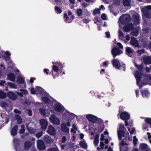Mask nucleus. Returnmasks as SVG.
Here are the masks:
<instances>
[{
  "mask_svg": "<svg viewBox=\"0 0 151 151\" xmlns=\"http://www.w3.org/2000/svg\"><path fill=\"white\" fill-rule=\"evenodd\" d=\"M4 54L5 56H2V57L6 62H7V61L9 60L10 56L11 55V53L8 51H6L4 52Z\"/></svg>",
  "mask_w": 151,
  "mask_h": 151,
  "instance_id": "nucleus-29",
  "label": "nucleus"
},
{
  "mask_svg": "<svg viewBox=\"0 0 151 151\" xmlns=\"http://www.w3.org/2000/svg\"><path fill=\"white\" fill-rule=\"evenodd\" d=\"M138 141L137 139L136 138V136H134L133 137V143L135 145H136L137 144V142Z\"/></svg>",
  "mask_w": 151,
  "mask_h": 151,
  "instance_id": "nucleus-55",
  "label": "nucleus"
},
{
  "mask_svg": "<svg viewBox=\"0 0 151 151\" xmlns=\"http://www.w3.org/2000/svg\"><path fill=\"white\" fill-rule=\"evenodd\" d=\"M43 134L42 132H40L37 133L36 135V136L37 138H40L41 137Z\"/></svg>",
  "mask_w": 151,
  "mask_h": 151,
  "instance_id": "nucleus-52",
  "label": "nucleus"
},
{
  "mask_svg": "<svg viewBox=\"0 0 151 151\" xmlns=\"http://www.w3.org/2000/svg\"><path fill=\"white\" fill-rule=\"evenodd\" d=\"M142 96L144 98L148 97L150 95V93L147 91L144 90L142 92Z\"/></svg>",
  "mask_w": 151,
  "mask_h": 151,
  "instance_id": "nucleus-41",
  "label": "nucleus"
},
{
  "mask_svg": "<svg viewBox=\"0 0 151 151\" xmlns=\"http://www.w3.org/2000/svg\"><path fill=\"white\" fill-rule=\"evenodd\" d=\"M64 20L67 23H70L72 22V20H70L69 19V17L68 16V15L66 13H65L64 15Z\"/></svg>",
  "mask_w": 151,
  "mask_h": 151,
  "instance_id": "nucleus-42",
  "label": "nucleus"
},
{
  "mask_svg": "<svg viewBox=\"0 0 151 151\" xmlns=\"http://www.w3.org/2000/svg\"><path fill=\"white\" fill-rule=\"evenodd\" d=\"M7 78L9 81L14 82L15 80V76L14 74L9 73L7 75Z\"/></svg>",
  "mask_w": 151,
  "mask_h": 151,
  "instance_id": "nucleus-23",
  "label": "nucleus"
},
{
  "mask_svg": "<svg viewBox=\"0 0 151 151\" xmlns=\"http://www.w3.org/2000/svg\"><path fill=\"white\" fill-rule=\"evenodd\" d=\"M61 126V129L63 131L68 133H69V128L66 127L65 123H62Z\"/></svg>",
  "mask_w": 151,
  "mask_h": 151,
  "instance_id": "nucleus-28",
  "label": "nucleus"
},
{
  "mask_svg": "<svg viewBox=\"0 0 151 151\" xmlns=\"http://www.w3.org/2000/svg\"><path fill=\"white\" fill-rule=\"evenodd\" d=\"M118 135L119 140L121 139L122 137H123L124 135V131L119 130V129L117 131Z\"/></svg>",
  "mask_w": 151,
  "mask_h": 151,
  "instance_id": "nucleus-34",
  "label": "nucleus"
},
{
  "mask_svg": "<svg viewBox=\"0 0 151 151\" xmlns=\"http://www.w3.org/2000/svg\"><path fill=\"white\" fill-rule=\"evenodd\" d=\"M127 143H124V140H122L119 144L120 151H127L128 150V148L127 146Z\"/></svg>",
  "mask_w": 151,
  "mask_h": 151,
  "instance_id": "nucleus-12",
  "label": "nucleus"
},
{
  "mask_svg": "<svg viewBox=\"0 0 151 151\" xmlns=\"http://www.w3.org/2000/svg\"><path fill=\"white\" fill-rule=\"evenodd\" d=\"M142 60L145 64H151V57L147 56H143Z\"/></svg>",
  "mask_w": 151,
  "mask_h": 151,
  "instance_id": "nucleus-13",
  "label": "nucleus"
},
{
  "mask_svg": "<svg viewBox=\"0 0 151 151\" xmlns=\"http://www.w3.org/2000/svg\"><path fill=\"white\" fill-rule=\"evenodd\" d=\"M130 44L133 46L134 47H139V44L137 41L133 37L131 38Z\"/></svg>",
  "mask_w": 151,
  "mask_h": 151,
  "instance_id": "nucleus-25",
  "label": "nucleus"
},
{
  "mask_svg": "<svg viewBox=\"0 0 151 151\" xmlns=\"http://www.w3.org/2000/svg\"><path fill=\"white\" fill-rule=\"evenodd\" d=\"M112 63L113 66H115L116 68L125 71V65L122 64L121 65L118 60L116 59H113L112 60Z\"/></svg>",
  "mask_w": 151,
  "mask_h": 151,
  "instance_id": "nucleus-8",
  "label": "nucleus"
},
{
  "mask_svg": "<svg viewBox=\"0 0 151 151\" xmlns=\"http://www.w3.org/2000/svg\"><path fill=\"white\" fill-rule=\"evenodd\" d=\"M99 142V136L96 135L93 141L94 144L95 146L98 145Z\"/></svg>",
  "mask_w": 151,
  "mask_h": 151,
  "instance_id": "nucleus-38",
  "label": "nucleus"
},
{
  "mask_svg": "<svg viewBox=\"0 0 151 151\" xmlns=\"http://www.w3.org/2000/svg\"><path fill=\"white\" fill-rule=\"evenodd\" d=\"M42 100L45 103L48 104V107L50 105L53 106L55 110L58 112H62L65 110L64 108L60 103L56 102L50 96L49 98L43 97Z\"/></svg>",
  "mask_w": 151,
  "mask_h": 151,
  "instance_id": "nucleus-1",
  "label": "nucleus"
},
{
  "mask_svg": "<svg viewBox=\"0 0 151 151\" xmlns=\"http://www.w3.org/2000/svg\"><path fill=\"white\" fill-rule=\"evenodd\" d=\"M17 93L18 95L21 97H22L24 95H27L28 93L26 90L23 89H20L19 90H18Z\"/></svg>",
  "mask_w": 151,
  "mask_h": 151,
  "instance_id": "nucleus-18",
  "label": "nucleus"
},
{
  "mask_svg": "<svg viewBox=\"0 0 151 151\" xmlns=\"http://www.w3.org/2000/svg\"><path fill=\"white\" fill-rule=\"evenodd\" d=\"M30 92L32 94H40L42 96V98L43 97L49 98L50 97L48 96V94L45 91L40 87H37L35 89L32 88L30 90Z\"/></svg>",
  "mask_w": 151,
  "mask_h": 151,
  "instance_id": "nucleus-3",
  "label": "nucleus"
},
{
  "mask_svg": "<svg viewBox=\"0 0 151 151\" xmlns=\"http://www.w3.org/2000/svg\"><path fill=\"white\" fill-rule=\"evenodd\" d=\"M29 134V133H25L24 134L22 135L21 136V137L22 138L24 139L25 138L26 136H27Z\"/></svg>",
  "mask_w": 151,
  "mask_h": 151,
  "instance_id": "nucleus-63",
  "label": "nucleus"
},
{
  "mask_svg": "<svg viewBox=\"0 0 151 151\" xmlns=\"http://www.w3.org/2000/svg\"><path fill=\"white\" fill-rule=\"evenodd\" d=\"M21 129H20L19 131V133L20 134H22L25 131V129H24V126L23 124H22L21 125Z\"/></svg>",
  "mask_w": 151,
  "mask_h": 151,
  "instance_id": "nucleus-50",
  "label": "nucleus"
},
{
  "mask_svg": "<svg viewBox=\"0 0 151 151\" xmlns=\"http://www.w3.org/2000/svg\"><path fill=\"white\" fill-rule=\"evenodd\" d=\"M13 142L14 144V147L17 151H19V147L17 146L19 143V140L17 139H13Z\"/></svg>",
  "mask_w": 151,
  "mask_h": 151,
  "instance_id": "nucleus-30",
  "label": "nucleus"
},
{
  "mask_svg": "<svg viewBox=\"0 0 151 151\" xmlns=\"http://www.w3.org/2000/svg\"><path fill=\"white\" fill-rule=\"evenodd\" d=\"M118 33L119 39L123 40L125 43L127 42L126 41L129 40L130 37L129 35L125 36L124 34L121 31L120 29L119 30Z\"/></svg>",
  "mask_w": 151,
  "mask_h": 151,
  "instance_id": "nucleus-9",
  "label": "nucleus"
},
{
  "mask_svg": "<svg viewBox=\"0 0 151 151\" xmlns=\"http://www.w3.org/2000/svg\"><path fill=\"white\" fill-rule=\"evenodd\" d=\"M72 129H71V132H73L74 134L76 133V131L77 130L76 125L75 124H73L72 125Z\"/></svg>",
  "mask_w": 151,
  "mask_h": 151,
  "instance_id": "nucleus-43",
  "label": "nucleus"
},
{
  "mask_svg": "<svg viewBox=\"0 0 151 151\" xmlns=\"http://www.w3.org/2000/svg\"><path fill=\"white\" fill-rule=\"evenodd\" d=\"M131 130L129 128H128V130L130 132V133L131 134H132L134 133L135 130V129L134 128H131Z\"/></svg>",
  "mask_w": 151,
  "mask_h": 151,
  "instance_id": "nucleus-54",
  "label": "nucleus"
},
{
  "mask_svg": "<svg viewBox=\"0 0 151 151\" xmlns=\"http://www.w3.org/2000/svg\"><path fill=\"white\" fill-rule=\"evenodd\" d=\"M126 49V52L127 55L130 57H132L133 55V50L129 47H127Z\"/></svg>",
  "mask_w": 151,
  "mask_h": 151,
  "instance_id": "nucleus-27",
  "label": "nucleus"
},
{
  "mask_svg": "<svg viewBox=\"0 0 151 151\" xmlns=\"http://www.w3.org/2000/svg\"><path fill=\"white\" fill-rule=\"evenodd\" d=\"M131 18L129 14H124L120 17L119 19V26L120 28H122V24H125L129 22L131 20Z\"/></svg>",
  "mask_w": 151,
  "mask_h": 151,
  "instance_id": "nucleus-4",
  "label": "nucleus"
},
{
  "mask_svg": "<svg viewBox=\"0 0 151 151\" xmlns=\"http://www.w3.org/2000/svg\"><path fill=\"white\" fill-rule=\"evenodd\" d=\"M53 65L52 66V70L51 71L52 75H53V71L58 73L59 71L61 72L63 68V65L60 62H52Z\"/></svg>",
  "mask_w": 151,
  "mask_h": 151,
  "instance_id": "nucleus-6",
  "label": "nucleus"
},
{
  "mask_svg": "<svg viewBox=\"0 0 151 151\" xmlns=\"http://www.w3.org/2000/svg\"><path fill=\"white\" fill-rule=\"evenodd\" d=\"M109 64V62L108 61H106L104 62L103 63V67H106L108 66Z\"/></svg>",
  "mask_w": 151,
  "mask_h": 151,
  "instance_id": "nucleus-57",
  "label": "nucleus"
},
{
  "mask_svg": "<svg viewBox=\"0 0 151 151\" xmlns=\"http://www.w3.org/2000/svg\"><path fill=\"white\" fill-rule=\"evenodd\" d=\"M55 10L57 14H60L62 12L61 9L57 6L55 7Z\"/></svg>",
  "mask_w": 151,
  "mask_h": 151,
  "instance_id": "nucleus-48",
  "label": "nucleus"
},
{
  "mask_svg": "<svg viewBox=\"0 0 151 151\" xmlns=\"http://www.w3.org/2000/svg\"><path fill=\"white\" fill-rule=\"evenodd\" d=\"M7 95L9 99L13 100H15L17 97V96L12 91L9 92Z\"/></svg>",
  "mask_w": 151,
  "mask_h": 151,
  "instance_id": "nucleus-26",
  "label": "nucleus"
},
{
  "mask_svg": "<svg viewBox=\"0 0 151 151\" xmlns=\"http://www.w3.org/2000/svg\"><path fill=\"white\" fill-rule=\"evenodd\" d=\"M120 118L122 120H127L130 118V116L127 112H124L121 114Z\"/></svg>",
  "mask_w": 151,
  "mask_h": 151,
  "instance_id": "nucleus-19",
  "label": "nucleus"
},
{
  "mask_svg": "<svg viewBox=\"0 0 151 151\" xmlns=\"http://www.w3.org/2000/svg\"><path fill=\"white\" fill-rule=\"evenodd\" d=\"M100 12V10L98 9H95L93 11V14L94 15H95L97 14H99Z\"/></svg>",
  "mask_w": 151,
  "mask_h": 151,
  "instance_id": "nucleus-51",
  "label": "nucleus"
},
{
  "mask_svg": "<svg viewBox=\"0 0 151 151\" xmlns=\"http://www.w3.org/2000/svg\"><path fill=\"white\" fill-rule=\"evenodd\" d=\"M50 122L54 124H60V119L54 115H52L50 118Z\"/></svg>",
  "mask_w": 151,
  "mask_h": 151,
  "instance_id": "nucleus-11",
  "label": "nucleus"
},
{
  "mask_svg": "<svg viewBox=\"0 0 151 151\" xmlns=\"http://www.w3.org/2000/svg\"><path fill=\"white\" fill-rule=\"evenodd\" d=\"M85 117L89 121L93 123H98L99 122H102L101 119H99L96 116L91 114H87L85 116Z\"/></svg>",
  "mask_w": 151,
  "mask_h": 151,
  "instance_id": "nucleus-7",
  "label": "nucleus"
},
{
  "mask_svg": "<svg viewBox=\"0 0 151 151\" xmlns=\"http://www.w3.org/2000/svg\"><path fill=\"white\" fill-rule=\"evenodd\" d=\"M17 82L19 84H24L25 87V82L24 78L22 76H18L17 80Z\"/></svg>",
  "mask_w": 151,
  "mask_h": 151,
  "instance_id": "nucleus-21",
  "label": "nucleus"
},
{
  "mask_svg": "<svg viewBox=\"0 0 151 151\" xmlns=\"http://www.w3.org/2000/svg\"><path fill=\"white\" fill-rule=\"evenodd\" d=\"M117 45L121 49H123V47L121 43L120 42H118L117 43Z\"/></svg>",
  "mask_w": 151,
  "mask_h": 151,
  "instance_id": "nucleus-62",
  "label": "nucleus"
},
{
  "mask_svg": "<svg viewBox=\"0 0 151 151\" xmlns=\"http://www.w3.org/2000/svg\"><path fill=\"white\" fill-rule=\"evenodd\" d=\"M142 11L144 16L148 18L151 17V6H145L142 8Z\"/></svg>",
  "mask_w": 151,
  "mask_h": 151,
  "instance_id": "nucleus-5",
  "label": "nucleus"
},
{
  "mask_svg": "<svg viewBox=\"0 0 151 151\" xmlns=\"http://www.w3.org/2000/svg\"><path fill=\"white\" fill-rule=\"evenodd\" d=\"M31 144L30 142L26 141L24 143V149L25 150H28L29 148L31 146Z\"/></svg>",
  "mask_w": 151,
  "mask_h": 151,
  "instance_id": "nucleus-36",
  "label": "nucleus"
},
{
  "mask_svg": "<svg viewBox=\"0 0 151 151\" xmlns=\"http://www.w3.org/2000/svg\"><path fill=\"white\" fill-rule=\"evenodd\" d=\"M49 151H59L57 148H53L49 150Z\"/></svg>",
  "mask_w": 151,
  "mask_h": 151,
  "instance_id": "nucleus-61",
  "label": "nucleus"
},
{
  "mask_svg": "<svg viewBox=\"0 0 151 151\" xmlns=\"http://www.w3.org/2000/svg\"><path fill=\"white\" fill-rule=\"evenodd\" d=\"M18 126L15 125L11 131V133L12 136H15L17 133Z\"/></svg>",
  "mask_w": 151,
  "mask_h": 151,
  "instance_id": "nucleus-31",
  "label": "nucleus"
},
{
  "mask_svg": "<svg viewBox=\"0 0 151 151\" xmlns=\"http://www.w3.org/2000/svg\"><path fill=\"white\" fill-rule=\"evenodd\" d=\"M70 112L66 110L63 115V119L68 120L69 117V116L70 115Z\"/></svg>",
  "mask_w": 151,
  "mask_h": 151,
  "instance_id": "nucleus-33",
  "label": "nucleus"
},
{
  "mask_svg": "<svg viewBox=\"0 0 151 151\" xmlns=\"http://www.w3.org/2000/svg\"><path fill=\"white\" fill-rule=\"evenodd\" d=\"M40 122L42 129H46L48 124L47 121L42 119L40 120Z\"/></svg>",
  "mask_w": 151,
  "mask_h": 151,
  "instance_id": "nucleus-17",
  "label": "nucleus"
},
{
  "mask_svg": "<svg viewBox=\"0 0 151 151\" xmlns=\"http://www.w3.org/2000/svg\"><path fill=\"white\" fill-rule=\"evenodd\" d=\"M14 111L16 114H21V111L17 109H15Z\"/></svg>",
  "mask_w": 151,
  "mask_h": 151,
  "instance_id": "nucleus-60",
  "label": "nucleus"
},
{
  "mask_svg": "<svg viewBox=\"0 0 151 151\" xmlns=\"http://www.w3.org/2000/svg\"><path fill=\"white\" fill-rule=\"evenodd\" d=\"M131 35H132L136 36L138 35V31L137 30H136V31L132 32H131Z\"/></svg>",
  "mask_w": 151,
  "mask_h": 151,
  "instance_id": "nucleus-53",
  "label": "nucleus"
},
{
  "mask_svg": "<svg viewBox=\"0 0 151 151\" xmlns=\"http://www.w3.org/2000/svg\"><path fill=\"white\" fill-rule=\"evenodd\" d=\"M76 116H77L74 114L72 113H70V115L69 116V117L68 120L70 121L73 120Z\"/></svg>",
  "mask_w": 151,
  "mask_h": 151,
  "instance_id": "nucleus-45",
  "label": "nucleus"
},
{
  "mask_svg": "<svg viewBox=\"0 0 151 151\" xmlns=\"http://www.w3.org/2000/svg\"><path fill=\"white\" fill-rule=\"evenodd\" d=\"M47 132L51 135H54L56 134V131L55 128L51 125H49L48 127Z\"/></svg>",
  "mask_w": 151,
  "mask_h": 151,
  "instance_id": "nucleus-16",
  "label": "nucleus"
},
{
  "mask_svg": "<svg viewBox=\"0 0 151 151\" xmlns=\"http://www.w3.org/2000/svg\"><path fill=\"white\" fill-rule=\"evenodd\" d=\"M112 55L114 56V58H115L117 55L121 54L122 52L118 48L114 47L111 51Z\"/></svg>",
  "mask_w": 151,
  "mask_h": 151,
  "instance_id": "nucleus-14",
  "label": "nucleus"
},
{
  "mask_svg": "<svg viewBox=\"0 0 151 151\" xmlns=\"http://www.w3.org/2000/svg\"><path fill=\"white\" fill-rule=\"evenodd\" d=\"M15 119L17 121V122L18 124H20L22 123V119L19 115L16 114L15 115Z\"/></svg>",
  "mask_w": 151,
  "mask_h": 151,
  "instance_id": "nucleus-35",
  "label": "nucleus"
},
{
  "mask_svg": "<svg viewBox=\"0 0 151 151\" xmlns=\"http://www.w3.org/2000/svg\"><path fill=\"white\" fill-rule=\"evenodd\" d=\"M80 145L81 147L84 148H86L87 147V145L84 141H81Z\"/></svg>",
  "mask_w": 151,
  "mask_h": 151,
  "instance_id": "nucleus-46",
  "label": "nucleus"
},
{
  "mask_svg": "<svg viewBox=\"0 0 151 151\" xmlns=\"http://www.w3.org/2000/svg\"><path fill=\"white\" fill-rule=\"evenodd\" d=\"M148 145L147 144L145 143L140 144L139 146V148L142 150L146 149L148 148Z\"/></svg>",
  "mask_w": 151,
  "mask_h": 151,
  "instance_id": "nucleus-39",
  "label": "nucleus"
},
{
  "mask_svg": "<svg viewBox=\"0 0 151 151\" xmlns=\"http://www.w3.org/2000/svg\"><path fill=\"white\" fill-rule=\"evenodd\" d=\"M133 18L134 19V23L136 25L139 24L140 22L139 16L138 14L135 13L133 15Z\"/></svg>",
  "mask_w": 151,
  "mask_h": 151,
  "instance_id": "nucleus-22",
  "label": "nucleus"
},
{
  "mask_svg": "<svg viewBox=\"0 0 151 151\" xmlns=\"http://www.w3.org/2000/svg\"><path fill=\"white\" fill-rule=\"evenodd\" d=\"M135 65L136 67L137 68L138 70L137 71L134 73V76L137 81V85L141 88L143 84H147V83H144L142 82L141 78L144 75L142 74V65H137L136 63Z\"/></svg>",
  "mask_w": 151,
  "mask_h": 151,
  "instance_id": "nucleus-2",
  "label": "nucleus"
},
{
  "mask_svg": "<svg viewBox=\"0 0 151 151\" xmlns=\"http://www.w3.org/2000/svg\"><path fill=\"white\" fill-rule=\"evenodd\" d=\"M6 94L4 92L2 91H0V99H4L6 98Z\"/></svg>",
  "mask_w": 151,
  "mask_h": 151,
  "instance_id": "nucleus-44",
  "label": "nucleus"
},
{
  "mask_svg": "<svg viewBox=\"0 0 151 151\" xmlns=\"http://www.w3.org/2000/svg\"><path fill=\"white\" fill-rule=\"evenodd\" d=\"M37 148L40 150H44L45 148V145L42 140H37Z\"/></svg>",
  "mask_w": 151,
  "mask_h": 151,
  "instance_id": "nucleus-15",
  "label": "nucleus"
},
{
  "mask_svg": "<svg viewBox=\"0 0 151 151\" xmlns=\"http://www.w3.org/2000/svg\"><path fill=\"white\" fill-rule=\"evenodd\" d=\"M145 120L148 124H151V118H147Z\"/></svg>",
  "mask_w": 151,
  "mask_h": 151,
  "instance_id": "nucleus-56",
  "label": "nucleus"
},
{
  "mask_svg": "<svg viewBox=\"0 0 151 151\" xmlns=\"http://www.w3.org/2000/svg\"><path fill=\"white\" fill-rule=\"evenodd\" d=\"M133 27V24L132 23H130L124 27V32H128L132 29Z\"/></svg>",
  "mask_w": 151,
  "mask_h": 151,
  "instance_id": "nucleus-24",
  "label": "nucleus"
},
{
  "mask_svg": "<svg viewBox=\"0 0 151 151\" xmlns=\"http://www.w3.org/2000/svg\"><path fill=\"white\" fill-rule=\"evenodd\" d=\"M6 84H7L10 88H12L15 89L17 88V85L14 83L10 82H7L6 83Z\"/></svg>",
  "mask_w": 151,
  "mask_h": 151,
  "instance_id": "nucleus-40",
  "label": "nucleus"
},
{
  "mask_svg": "<svg viewBox=\"0 0 151 151\" xmlns=\"http://www.w3.org/2000/svg\"><path fill=\"white\" fill-rule=\"evenodd\" d=\"M90 21V20L89 19H83V22L85 23H88Z\"/></svg>",
  "mask_w": 151,
  "mask_h": 151,
  "instance_id": "nucleus-58",
  "label": "nucleus"
},
{
  "mask_svg": "<svg viewBox=\"0 0 151 151\" xmlns=\"http://www.w3.org/2000/svg\"><path fill=\"white\" fill-rule=\"evenodd\" d=\"M43 140L44 142L47 144H50L53 142L52 139L47 135L44 136Z\"/></svg>",
  "mask_w": 151,
  "mask_h": 151,
  "instance_id": "nucleus-20",
  "label": "nucleus"
},
{
  "mask_svg": "<svg viewBox=\"0 0 151 151\" xmlns=\"http://www.w3.org/2000/svg\"><path fill=\"white\" fill-rule=\"evenodd\" d=\"M30 123L26 124V127L27 130L28 132L31 134H34L36 132V130L35 129H33L31 127H29V125Z\"/></svg>",
  "mask_w": 151,
  "mask_h": 151,
  "instance_id": "nucleus-32",
  "label": "nucleus"
},
{
  "mask_svg": "<svg viewBox=\"0 0 151 151\" xmlns=\"http://www.w3.org/2000/svg\"><path fill=\"white\" fill-rule=\"evenodd\" d=\"M77 14L78 16H80L83 15V11L81 9H78L77 10Z\"/></svg>",
  "mask_w": 151,
  "mask_h": 151,
  "instance_id": "nucleus-49",
  "label": "nucleus"
},
{
  "mask_svg": "<svg viewBox=\"0 0 151 151\" xmlns=\"http://www.w3.org/2000/svg\"><path fill=\"white\" fill-rule=\"evenodd\" d=\"M125 129V128L124 124L121 123L119 124V127L117 129V131H118L119 129V130L124 131Z\"/></svg>",
  "mask_w": 151,
  "mask_h": 151,
  "instance_id": "nucleus-47",
  "label": "nucleus"
},
{
  "mask_svg": "<svg viewBox=\"0 0 151 151\" xmlns=\"http://www.w3.org/2000/svg\"><path fill=\"white\" fill-rule=\"evenodd\" d=\"M41 115H43L45 116H48L50 115V111H51L52 113H54V111L51 110H47L46 109H45L42 108L39 109Z\"/></svg>",
  "mask_w": 151,
  "mask_h": 151,
  "instance_id": "nucleus-10",
  "label": "nucleus"
},
{
  "mask_svg": "<svg viewBox=\"0 0 151 151\" xmlns=\"http://www.w3.org/2000/svg\"><path fill=\"white\" fill-rule=\"evenodd\" d=\"M101 18L104 20H105L106 19V16L105 14H103L101 16Z\"/></svg>",
  "mask_w": 151,
  "mask_h": 151,
  "instance_id": "nucleus-59",
  "label": "nucleus"
},
{
  "mask_svg": "<svg viewBox=\"0 0 151 151\" xmlns=\"http://www.w3.org/2000/svg\"><path fill=\"white\" fill-rule=\"evenodd\" d=\"M123 4L124 6L130 7V0H123Z\"/></svg>",
  "mask_w": 151,
  "mask_h": 151,
  "instance_id": "nucleus-37",
  "label": "nucleus"
},
{
  "mask_svg": "<svg viewBox=\"0 0 151 151\" xmlns=\"http://www.w3.org/2000/svg\"><path fill=\"white\" fill-rule=\"evenodd\" d=\"M104 146L105 145L103 142H100V146L102 149H103Z\"/></svg>",
  "mask_w": 151,
  "mask_h": 151,
  "instance_id": "nucleus-64",
  "label": "nucleus"
}]
</instances>
